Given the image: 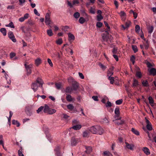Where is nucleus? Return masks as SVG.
Listing matches in <instances>:
<instances>
[{
    "mask_svg": "<svg viewBox=\"0 0 156 156\" xmlns=\"http://www.w3.org/2000/svg\"><path fill=\"white\" fill-rule=\"evenodd\" d=\"M89 130L94 134H98L100 135L102 134L103 131L102 128L99 126H92L89 128Z\"/></svg>",
    "mask_w": 156,
    "mask_h": 156,
    "instance_id": "obj_1",
    "label": "nucleus"
},
{
    "mask_svg": "<svg viewBox=\"0 0 156 156\" xmlns=\"http://www.w3.org/2000/svg\"><path fill=\"white\" fill-rule=\"evenodd\" d=\"M27 62H25L24 66L27 72V74L28 75L30 74L31 73V68L33 67V64L27 65Z\"/></svg>",
    "mask_w": 156,
    "mask_h": 156,
    "instance_id": "obj_2",
    "label": "nucleus"
},
{
    "mask_svg": "<svg viewBox=\"0 0 156 156\" xmlns=\"http://www.w3.org/2000/svg\"><path fill=\"white\" fill-rule=\"evenodd\" d=\"M80 141V139L72 137L71 140V145L72 146H75Z\"/></svg>",
    "mask_w": 156,
    "mask_h": 156,
    "instance_id": "obj_3",
    "label": "nucleus"
},
{
    "mask_svg": "<svg viewBox=\"0 0 156 156\" xmlns=\"http://www.w3.org/2000/svg\"><path fill=\"white\" fill-rule=\"evenodd\" d=\"M115 118L116 120H119L121 119V117L119 116L120 114L119 108H116L115 110Z\"/></svg>",
    "mask_w": 156,
    "mask_h": 156,
    "instance_id": "obj_4",
    "label": "nucleus"
},
{
    "mask_svg": "<svg viewBox=\"0 0 156 156\" xmlns=\"http://www.w3.org/2000/svg\"><path fill=\"white\" fill-rule=\"evenodd\" d=\"M45 22L47 25H49L51 23L50 15L48 13H47L45 15Z\"/></svg>",
    "mask_w": 156,
    "mask_h": 156,
    "instance_id": "obj_5",
    "label": "nucleus"
},
{
    "mask_svg": "<svg viewBox=\"0 0 156 156\" xmlns=\"http://www.w3.org/2000/svg\"><path fill=\"white\" fill-rule=\"evenodd\" d=\"M125 144H126L125 148L131 151L133 150V148L134 147V146L133 144H130L127 142H125Z\"/></svg>",
    "mask_w": 156,
    "mask_h": 156,
    "instance_id": "obj_6",
    "label": "nucleus"
},
{
    "mask_svg": "<svg viewBox=\"0 0 156 156\" xmlns=\"http://www.w3.org/2000/svg\"><path fill=\"white\" fill-rule=\"evenodd\" d=\"M146 123H147L146 127L147 129L149 130H152V128L151 126V124L150 121L146 119L145 118Z\"/></svg>",
    "mask_w": 156,
    "mask_h": 156,
    "instance_id": "obj_7",
    "label": "nucleus"
},
{
    "mask_svg": "<svg viewBox=\"0 0 156 156\" xmlns=\"http://www.w3.org/2000/svg\"><path fill=\"white\" fill-rule=\"evenodd\" d=\"M60 148L59 147L57 146L56 147L54 150L55 151V154L56 156H62V154L60 152Z\"/></svg>",
    "mask_w": 156,
    "mask_h": 156,
    "instance_id": "obj_8",
    "label": "nucleus"
},
{
    "mask_svg": "<svg viewBox=\"0 0 156 156\" xmlns=\"http://www.w3.org/2000/svg\"><path fill=\"white\" fill-rule=\"evenodd\" d=\"M38 87V85L36 83H32L31 85V88L33 90L34 92L36 91L37 90Z\"/></svg>",
    "mask_w": 156,
    "mask_h": 156,
    "instance_id": "obj_9",
    "label": "nucleus"
},
{
    "mask_svg": "<svg viewBox=\"0 0 156 156\" xmlns=\"http://www.w3.org/2000/svg\"><path fill=\"white\" fill-rule=\"evenodd\" d=\"M114 67L109 68L107 73L108 76H111L113 74Z\"/></svg>",
    "mask_w": 156,
    "mask_h": 156,
    "instance_id": "obj_10",
    "label": "nucleus"
},
{
    "mask_svg": "<svg viewBox=\"0 0 156 156\" xmlns=\"http://www.w3.org/2000/svg\"><path fill=\"white\" fill-rule=\"evenodd\" d=\"M31 107L29 106L27 107L26 108V111L27 115H30L32 114L31 111Z\"/></svg>",
    "mask_w": 156,
    "mask_h": 156,
    "instance_id": "obj_11",
    "label": "nucleus"
},
{
    "mask_svg": "<svg viewBox=\"0 0 156 156\" xmlns=\"http://www.w3.org/2000/svg\"><path fill=\"white\" fill-rule=\"evenodd\" d=\"M149 71L150 74L153 75V76L156 75V70L154 68H151Z\"/></svg>",
    "mask_w": 156,
    "mask_h": 156,
    "instance_id": "obj_12",
    "label": "nucleus"
},
{
    "mask_svg": "<svg viewBox=\"0 0 156 156\" xmlns=\"http://www.w3.org/2000/svg\"><path fill=\"white\" fill-rule=\"evenodd\" d=\"M148 100L149 101V103L152 107L154 106V101L152 98L151 96H149L148 97Z\"/></svg>",
    "mask_w": 156,
    "mask_h": 156,
    "instance_id": "obj_13",
    "label": "nucleus"
},
{
    "mask_svg": "<svg viewBox=\"0 0 156 156\" xmlns=\"http://www.w3.org/2000/svg\"><path fill=\"white\" fill-rule=\"evenodd\" d=\"M144 153L147 155H149L150 154L149 149L147 147H144L142 149Z\"/></svg>",
    "mask_w": 156,
    "mask_h": 156,
    "instance_id": "obj_14",
    "label": "nucleus"
},
{
    "mask_svg": "<svg viewBox=\"0 0 156 156\" xmlns=\"http://www.w3.org/2000/svg\"><path fill=\"white\" fill-rule=\"evenodd\" d=\"M131 22L129 21H128L126 22L125 23V26L122 25V27L124 29H125L126 28L128 27L130 25Z\"/></svg>",
    "mask_w": 156,
    "mask_h": 156,
    "instance_id": "obj_15",
    "label": "nucleus"
},
{
    "mask_svg": "<svg viewBox=\"0 0 156 156\" xmlns=\"http://www.w3.org/2000/svg\"><path fill=\"white\" fill-rule=\"evenodd\" d=\"M68 36L69 40L70 41L71 40H74L75 39V37L71 33H69L68 34Z\"/></svg>",
    "mask_w": 156,
    "mask_h": 156,
    "instance_id": "obj_16",
    "label": "nucleus"
},
{
    "mask_svg": "<svg viewBox=\"0 0 156 156\" xmlns=\"http://www.w3.org/2000/svg\"><path fill=\"white\" fill-rule=\"evenodd\" d=\"M41 63V60L40 58H38L35 60V64L37 66H38Z\"/></svg>",
    "mask_w": 156,
    "mask_h": 156,
    "instance_id": "obj_17",
    "label": "nucleus"
},
{
    "mask_svg": "<svg viewBox=\"0 0 156 156\" xmlns=\"http://www.w3.org/2000/svg\"><path fill=\"white\" fill-rule=\"evenodd\" d=\"M81 125H76L73 126L72 128L75 130H77L80 129L81 128Z\"/></svg>",
    "mask_w": 156,
    "mask_h": 156,
    "instance_id": "obj_18",
    "label": "nucleus"
},
{
    "mask_svg": "<svg viewBox=\"0 0 156 156\" xmlns=\"http://www.w3.org/2000/svg\"><path fill=\"white\" fill-rule=\"evenodd\" d=\"M147 30L149 33L151 34L153 31L154 30V27L153 26H149L147 27Z\"/></svg>",
    "mask_w": 156,
    "mask_h": 156,
    "instance_id": "obj_19",
    "label": "nucleus"
},
{
    "mask_svg": "<svg viewBox=\"0 0 156 156\" xmlns=\"http://www.w3.org/2000/svg\"><path fill=\"white\" fill-rule=\"evenodd\" d=\"M50 108L49 106L47 105H45L44 107L43 111L44 113H48L49 110Z\"/></svg>",
    "mask_w": 156,
    "mask_h": 156,
    "instance_id": "obj_20",
    "label": "nucleus"
},
{
    "mask_svg": "<svg viewBox=\"0 0 156 156\" xmlns=\"http://www.w3.org/2000/svg\"><path fill=\"white\" fill-rule=\"evenodd\" d=\"M55 85L56 87L58 90H60L61 89L62 85V83H55Z\"/></svg>",
    "mask_w": 156,
    "mask_h": 156,
    "instance_id": "obj_21",
    "label": "nucleus"
},
{
    "mask_svg": "<svg viewBox=\"0 0 156 156\" xmlns=\"http://www.w3.org/2000/svg\"><path fill=\"white\" fill-rule=\"evenodd\" d=\"M78 87V85L77 83L73 84L72 85L73 90H76Z\"/></svg>",
    "mask_w": 156,
    "mask_h": 156,
    "instance_id": "obj_22",
    "label": "nucleus"
},
{
    "mask_svg": "<svg viewBox=\"0 0 156 156\" xmlns=\"http://www.w3.org/2000/svg\"><path fill=\"white\" fill-rule=\"evenodd\" d=\"M36 82L37 83H38L40 84H43L44 82L40 78L38 77L36 80Z\"/></svg>",
    "mask_w": 156,
    "mask_h": 156,
    "instance_id": "obj_23",
    "label": "nucleus"
},
{
    "mask_svg": "<svg viewBox=\"0 0 156 156\" xmlns=\"http://www.w3.org/2000/svg\"><path fill=\"white\" fill-rule=\"evenodd\" d=\"M129 12L130 14H133L135 19H136L137 18V14L136 12H134L133 10H130Z\"/></svg>",
    "mask_w": 156,
    "mask_h": 156,
    "instance_id": "obj_24",
    "label": "nucleus"
},
{
    "mask_svg": "<svg viewBox=\"0 0 156 156\" xmlns=\"http://www.w3.org/2000/svg\"><path fill=\"white\" fill-rule=\"evenodd\" d=\"M22 151V148L21 147L18 151V154L19 156H24V155Z\"/></svg>",
    "mask_w": 156,
    "mask_h": 156,
    "instance_id": "obj_25",
    "label": "nucleus"
},
{
    "mask_svg": "<svg viewBox=\"0 0 156 156\" xmlns=\"http://www.w3.org/2000/svg\"><path fill=\"white\" fill-rule=\"evenodd\" d=\"M12 123L13 125H16L17 127H19L20 125V123L17 121L15 120H12Z\"/></svg>",
    "mask_w": 156,
    "mask_h": 156,
    "instance_id": "obj_26",
    "label": "nucleus"
},
{
    "mask_svg": "<svg viewBox=\"0 0 156 156\" xmlns=\"http://www.w3.org/2000/svg\"><path fill=\"white\" fill-rule=\"evenodd\" d=\"M72 90L73 89L72 87H68L66 88L65 90V92L66 93H69L71 92Z\"/></svg>",
    "mask_w": 156,
    "mask_h": 156,
    "instance_id": "obj_27",
    "label": "nucleus"
},
{
    "mask_svg": "<svg viewBox=\"0 0 156 156\" xmlns=\"http://www.w3.org/2000/svg\"><path fill=\"white\" fill-rule=\"evenodd\" d=\"M0 31L4 36L6 35V31L5 28H1L0 30Z\"/></svg>",
    "mask_w": 156,
    "mask_h": 156,
    "instance_id": "obj_28",
    "label": "nucleus"
},
{
    "mask_svg": "<svg viewBox=\"0 0 156 156\" xmlns=\"http://www.w3.org/2000/svg\"><path fill=\"white\" fill-rule=\"evenodd\" d=\"M66 98L67 100L69 102H71L73 100L71 96L69 94H67V95Z\"/></svg>",
    "mask_w": 156,
    "mask_h": 156,
    "instance_id": "obj_29",
    "label": "nucleus"
},
{
    "mask_svg": "<svg viewBox=\"0 0 156 156\" xmlns=\"http://www.w3.org/2000/svg\"><path fill=\"white\" fill-rule=\"evenodd\" d=\"M56 111V110L55 109L50 108L48 113L50 115L52 114L55 113Z\"/></svg>",
    "mask_w": 156,
    "mask_h": 156,
    "instance_id": "obj_30",
    "label": "nucleus"
},
{
    "mask_svg": "<svg viewBox=\"0 0 156 156\" xmlns=\"http://www.w3.org/2000/svg\"><path fill=\"white\" fill-rule=\"evenodd\" d=\"M132 131L136 135H139L140 134V133L137 130H136L134 128H132L131 129Z\"/></svg>",
    "mask_w": 156,
    "mask_h": 156,
    "instance_id": "obj_31",
    "label": "nucleus"
},
{
    "mask_svg": "<svg viewBox=\"0 0 156 156\" xmlns=\"http://www.w3.org/2000/svg\"><path fill=\"white\" fill-rule=\"evenodd\" d=\"M108 79L110 80V83L111 84H113L114 81V78L113 77L111 76H108Z\"/></svg>",
    "mask_w": 156,
    "mask_h": 156,
    "instance_id": "obj_32",
    "label": "nucleus"
},
{
    "mask_svg": "<svg viewBox=\"0 0 156 156\" xmlns=\"http://www.w3.org/2000/svg\"><path fill=\"white\" fill-rule=\"evenodd\" d=\"M86 152L88 154L90 153L92 151V147H86Z\"/></svg>",
    "mask_w": 156,
    "mask_h": 156,
    "instance_id": "obj_33",
    "label": "nucleus"
},
{
    "mask_svg": "<svg viewBox=\"0 0 156 156\" xmlns=\"http://www.w3.org/2000/svg\"><path fill=\"white\" fill-rule=\"evenodd\" d=\"M67 108L70 110H72L74 108L72 104H69L67 106Z\"/></svg>",
    "mask_w": 156,
    "mask_h": 156,
    "instance_id": "obj_34",
    "label": "nucleus"
},
{
    "mask_svg": "<svg viewBox=\"0 0 156 156\" xmlns=\"http://www.w3.org/2000/svg\"><path fill=\"white\" fill-rule=\"evenodd\" d=\"M79 21L80 23L83 24L85 22V20L83 17H81L80 18Z\"/></svg>",
    "mask_w": 156,
    "mask_h": 156,
    "instance_id": "obj_35",
    "label": "nucleus"
},
{
    "mask_svg": "<svg viewBox=\"0 0 156 156\" xmlns=\"http://www.w3.org/2000/svg\"><path fill=\"white\" fill-rule=\"evenodd\" d=\"M142 84L144 87H148L149 86L148 82L147 80L143 81L142 82Z\"/></svg>",
    "mask_w": 156,
    "mask_h": 156,
    "instance_id": "obj_36",
    "label": "nucleus"
},
{
    "mask_svg": "<svg viewBox=\"0 0 156 156\" xmlns=\"http://www.w3.org/2000/svg\"><path fill=\"white\" fill-rule=\"evenodd\" d=\"M136 76L139 78H140L142 76V74L140 71H137L136 74Z\"/></svg>",
    "mask_w": 156,
    "mask_h": 156,
    "instance_id": "obj_37",
    "label": "nucleus"
},
{
    "mask_svg": "<svg viewBox=\"0 0 156 156\" xmlns=\"http://www.w3.org/2000/svg\"><path fill=\"white\" fill-rule=\"evenodd\" d=\"M73 16L75 18L77 19L80 16V14L79 12H76L74 13Z\"/></svg>",
    "mask_w": 156,
    "mask_h": 156,
    "instance_id": "obj_38",
    "label": "nucleus"
},
{
    "mask_svg": "<svg viewBox=\"0 0 156 156\" xmlns=\"http://www.w3.org/2000/svg\"><path fill=\"white\" fill-rule=\"evenodd\" d=\"M47 33L48 35L49 36H51L53 34V33L51 29H49L47 30Z\"/></svg>",
    "mask_w": 156,
    "mask_h": 156,
    "instance_id": "obj_39",
    "label": "nucleus"
},
{
    "mask_svg": "<svg viewBox=\"0 0 156 156\" xmlns=\"http://www.w3.org/2000/svg\"><path fill=\"white\" fill-rule=\"evenodd\" d=\"M132 48L133 51H134V52L136 53L138 51V49L137 47L136 46L134 45H132Z\"/></svg>",
    "mask_w": 156,
    "mask_h": 156,
    "instance_id": "obj_40",
    "label": "nucleus"
},
{
    "mask_svg": "<svg viewBox=\"0 0 156 156\" xmlns=\"http://www.w3.org/2000/svg\"><path fill=\"white\" fill-rule=\"evenodd\" d=\"M6 26L7 27H9L11 28H14V27H15L14 26V25L13 23L12 22H10L9 23V24H8L7 25H6Z\"/></svg>",
    "mask_w": 156,
    "mask_h": 156,
    "instance_id": "obj_41",
    "label": "nucleus"
},
{
    "mask_svg": "<svg viewBox=\"0 0 156 156\" xmlns=\"http://www.w3.org/2000/svg\"><path fill=\"white\" fill-rule=\"evenodd\" d=\"M123 120H120V121H116L115 123L118 125H122L124 123Z\"/></svg>",
    "mask_w": 156,
    "mask_h": 156,
    "instance_id": "obj_42",
    "label": "nucleus"
},
{
    "mask_svg": "<svg viewBox=\"0 0 156 156\" xmlns=\"http://www.w3.org/2000/svg\"><path fill=\"white\" fill-rule=\"evenodd\" d=\"M9 37L10 38L14 36L13 32L12 31H9L8 33Z\"/></svg>",
    "mask_w": 156,
    "mask_h": 156,
    "instance_id": "obj_43",
    "label": "nucleus"
},
{
    "mask_svg": "<svg viewBox=\"0 0 156 156\" xmlns=\"http://www.w3.org/2000/svg\"><path fill=\"white\" fill-rule=\"evenodd\" d=\"M138 85V81L135 79H133V86L136 87Z\"/></svg>",
    "mask_w": 156,
    "mask_h": 156,
    "instance_id": "obj_44",
    "label": "nucleus"
},
{
    "mask_svg": "<svg viewBox=\"0 0 156 156\" xmlns=\"http://www.w3.org/2000/svg\"><path fill=\"white\" fill-rule=\"evenodd\" d=\"M103 19V17L101 14H99L97 16V19L98 21H100Z\"/></svg>",
    "mask_w": 156,
    "mask_h": 156,
    "instance_id": "obj_45",
    "label": "nucleus"
},
{
    "mask_svg": "<svg viewBox=\"0 0 156 156\" xmlns=\"http://www.w3.org/2000/svg\"><path fill=\"white\" fill-rule=\"evenodd\" d=\"M56 43L60 45L62 43V39L60 38L56 41Z\"/></svg>",
    "mask_w": 156,
    "mask_h": 156,
    "instance_id": "obj_46",
    "label": "nucleus"
},
{
    "mask_svg": "<svg viewBox=\"0 0 156 156\" xmlns=\"http://www.w3.org/2000/svg\"><path fill=\"white\" fill-rule=\"evenodd\" d=\"M44 107L43 106H41L39 107L38 109L37 110V113H39L41 112L44 109Z\"/></svg>",
    "mask_w": 156,
    "mask_h": 156,
    "instance_id": "obj_47",
    "label": "nucleus"
},
{
    "mask_svg": "<svg viewBox=\"0 0 156 156\" xmlns=\"http://www.w3.org/2000/svg\"><path fill=\"white\" fill-rule=\"evenodd\" d=\"M122 99H119L116 101L115 103L116 105H119L122 103Z\"/></svg>",
    "mask_w": 156,
    "mask_h": 156,
    "instance_id": "obj_48",
    "label": "nucleus"
},
{
    "mask_svg": "<svg viewBox=\"0 0 156 156\" xmlns=\"http://www.w3.org/2000/svg\"><path fill=\"white\" fill-rule=\"evenodd\" d=\"M89 133L87 131H85L83 133V137H87Z\"/></svg>",
    "mask_w": 156,
    "mask_h": 156,
    "instance_id": "obj_49",
    "label": "nucleus"
},
{
    "mask_svg": "<svg viewBox=\"0 0 156 156\" xmlns=\"http://www.w3.org/2000/svg\"><path fill=\"white\" fill-rule=\"evenodd\" d=\"M103 24L102 23L98 22L96 23V26L98 28L101 27L102 26Z\"/></svg>",
    "mask_w": 156,
    "mask_h": 156,
    "instance_id": "obj_50",
    "label": "nucleus"
},
{
    "mask_svg": "<svg viewBox=\"0 0 156 156\" xmlns=\"http://www.w3.org/2000/svg\"><path fill=\"white\" fill-rule=\"evenodd\" d=\"M135 30L136 32L138 33L140 30V27L138 25H136L135 27Z\"/></svg>",
    "mask_w": 156,
    "mask_h": 156,
    "instance_id": "obj_51",
    "label": "nucleus"
},
{
    "mask_svg": "<svg viewBox=\"0 0 156 156\" xmlns=\"http://www.w3.org/2000/svg\"><path fill=\"white\" fill-rule=\"evenodd\" d=\"M16 55V54L14 52H11L10 54V57L11 59H12Z\"/></svg>",
    "mask_w": 156,
    "mask_h": 156,
    "instance_id": "obj_52",
    "label": "nucleus"
},
{
    "mask_svg": "<svg viewBox=\"0 0 156 156\" xmlns=\"http://www.w3.org/2000/svg\"><path fill=\"white\" fill-rule=\"evenodd\" d=\"M121 17L123 16H126V14L123 11H121L119 13Z\"/></svg>",
    "mask_w": 156,
    "mask_h": 156,
    "instance_id": "obj_53",
    "label": "nucleus"
},
{
    "mask_svg": "<svg viewBox=\"0 0 156 156\" xmlns=\"http://www.w3.org/2000/svg\"><path fill=\"white\" fill-rule=\"evenodd\" d=\"M135 57L134 55H132L130 58V60L133 62V64L135 62Z\"/></svg>",
    "mask_w": 156,
    "mask_h": 156,
    "instance_id": "obj_54",
    "label": "nucleus"
},
{
    "mask_svg": "<svg viewBox=\"0 0 156 156\" xmlns=\"http://www.w3.org/2000/svg\"><path fill=\"white\" fill-rule=\"evenodd\" d=\"M47 61L50 66H51L52 67L53 66V64L50 58H48L47 59Z\"/></svg>",
    "mask_w": 156,
    "mask_h": 156,
    "instance_id": "obj_55",
    "label": "nucleus"
},
{
    "mask_svg": "<svg viewBox=\"0 0 156 156\" xmlns=\"http://www.w3.org/2000/svg\"><path fill=\"white\" fill-rule=\"evenodd\" d=\"M146 41V44L145 45H144L145 46V48L146 49H147L149 47V44L147 40L146 41Z\"/></svg>",
    "mask_w": 156,
    "mask_h": 156,
    "instance_id": "obj_56",
    "label": "nucleus"
},
{
    "mask_svg": "<svg viewBox=\"0 0 156 156\" xmlns=\"http://www.w3.org/2000/svg\"><path fill=\"white\" fill-rule=\"evenodd\" d=\"M92 98L95 101H98V97L97 96H92Z\"/></svg>",
    "mask_w": 156,
    "mask_h": 156,
    "instance_id": "obj_57",
    "label": "nucleus"
},
{
    "mask_svg": "<svg viewBox=\"0 0 156 156\" xmlns=\"http://www.w3.org/2000/svg\"><path fill=\"white\" fill-rule=\"evenodd\" d=\"M79 2L78 0H73V5L78 4H79Z\"/></svg>",
    "mask_w": 156,
    "mask_h": 156,
    "instance_id": "obj_58",
    "label": "nucleus"
},
{
    "mask_svg": "<svg viewBox=\"0 0 156 156\" xmlns=\"http://www.w3.org/2000/svg\"><path fill=\"white\" fill-rule=\"evenodd\" d=\"M29 16V14L28 13H26L25 14L24 16L23 17V18H24V19L25 20L26 19H27Z\"/></svg>",
    "mask_w": 156,
    "mask_h": 156,
    "instance_id": "obj_59",
    "label": "nucleus"
},
{
    "mask_svg": "<svg viewBox=\"0 0 156 156\" xmlns=\"http://www.w3.org/2000/svg\"><path fill=\"white\" fill-rule=\"evenodd\" d=\"M29 16V14L28 13H26L25 14L24 16L23 17V18H24V19L25 20L26 19H27Z\"/></svg>",
    "mask_w": 156,
    "mask_h": 156,
    "instance_id": "obj_60",
    "label": "nucleus"
},
{
    "mask_svg": "<svg viewBox=\"0 0 156 156\" xmlns=\"http://www.w3.org/2000/svg\"><path fill=\"white\" fill-rule=\"evenodd\" d=\"M10 39L14 42H16V39L15 38V36L11 37Z\"/></svg>",
    "mask_w": 156,
    "mask_h": 156,
    "instance_id": "obj_61",
    "label": "nucleus"
},
{
    "mask_svg": "<svg viewBox=\"0 0 156 156\" xmlns=\"http://www.w3.org/2000/svg\"><path fill=\"white\" fill-rule=\"evenodd\" d=\"M110 153V152L108 151H106L103 152V154L105 155H106V156H107Z\"/></svg>",
    "mask_w": 156,
    "mask_h": 156,
    "instance_id": "obj_62",
    "label": "nucleus"
},
{
    "mask_svg": "<svg viewBox=\"0 0 156 156\" xmlns=\"http://www.w3.org/2000/svg\"><path fill=\"white\" fill-rule=\"evenodd\" d=\"M34 12L36 15L37 16H40V14L38 12L37 10L36 9H34Z\"/></svg>",
    "mask_w": 156,
    "mask_h": 156,
    "instance_id": "obj_63",
    "label": "nucleus"
},
{
    "mask_svg": "<svg viewBox=\"0 0 156 156\" xmlns=\"http://www.w3.org/2000/svg\"><path fill=\"white\" fill-rule=\"evenodd\" d=\"M67 4L70 7L72 8L73 7V4H72L69 1H67Z\"/></svg>",
    "mask_w": 156,
    "mask_h": 156,
    "instance_id": "obj_64",
    "label": "nucleus"
}]
</instances>
